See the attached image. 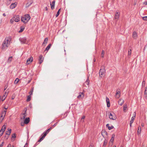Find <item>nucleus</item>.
Masks as SVG:
<instances>
[{
    "instance_id": "f8f14e48",
    "label": "nucleus",
    "mask_w": 147,
    "mask_h": 147,
    "mask_svg": "<svg viewBox=\"0 0 147 147\" xmlns=\"http://www.w3.org/2000/svg\"><path fill=\"white\" fill-rule=\"evenodd\" d=\"M13 20L16 22H18L20 20L19 16H15L13 17Z\"/></svg>"
},
{
    "instance_id": "603ef678",
    "label": "nucleus",
    "mask_w": 147,
    "mask_h": 147,
    "mask_svg": "<svg viewBox=\"0 0 147 147\" xmlns=\"http://www.w3.org/2000/svg\"><path fill=\"white\" fill-rule=\"evenodd\" d=\"M24 124L25 123H21V126H24Z\"/></svg>"
},
{
    "instance_id": "a878e982",
    "label": "nucleus",
    "mask_w": 147,
    "mask_h": 147,
    "mask_svg": "<svg viewBox=\"0 0 147 147\" xmlns=\"http://www.w3.org/2000/svg\"><path fill=\"white\" fill-rule=\"evenodd\" d=\"M8 131H7L6 132V135H10V133L11 132V129H8Z\"/></svg>"
},
{
    "instance_id": "8fccbe9b",
    "label": "nucleus",
    "mask_w": 147,
    "mask_h": 147,
    "mask_svg": "<svg viewBox=\"0 0 147 147\" xmlns=\"http://www.w3.org/2000/svg\"><path fill=\"white\" fill-rule=\"evenodd\" d=\"M115 136V135L114 134H113L112 135V138H114Z\"/></svg>"
},
{
    "instance_id": "0e129e2a",
    "label": "nucleus",
    "mask_w": 147,
    "mask_h": 147,
    "mask_svg": "<svg viewBox=\"0 0 147 147\" xmlns=\"http://www.w3.org/2000/svg\"><path fill=\"white\" fill-rule=\"evenodd\" d=\"M3 119H4L3 118H1V119L0 120V121H2Z\"/></svg>"
},
{
    "instance_id": "f3484780",
    "label": "nucleus",
    "mask_w": 147,
    "mask_h": 147,
    "mask_svg": "<svg viewBox=\"0 0 147 147\" xmlns=\"http://www.w3.org/2000/svg\"><path fill=\"white\" fill-rule=\"evenodd\" d=\"M106 101L107 103V106L108 107L110 106V103L109 99L108 97L106 98Z\"/></svg>"
},
{
    "instance_id": "79ce46f5",
    "label": "nucleus",
    "mask_w": 147,
    "mask_h": 147,
    "mask_svg": "<svg viewBox=\"0 0 147 147\" xmlns=\"http://www.w3.org/2000/svg\"><path fill=\"white\" fill-rule=\"evenodd\" d=\"M127 108V106L126 105H124L123 107V110L124 111L126 110V108Z\"/></svg>"
},
{
    "instance_id": "5fc2aeb1",
    "label": "nucleus",
    "mask_w": 147,
    "mask_h": 147,
    "mask_svg": "<svg viewBox=\"0 0 147 147\" xmlns=\"http://www.w3.org/2000/svg\"><path fill=\"white\" fill-rule=\"evenodd\" d=\"M45 9L46 10V11H47L48 10V8H47V7H45Z\"/></svg>"
},
{
    "instance_id": "412c9836",
    "label": "nucleus",
    "mask_w": 147,
    "mask_h": 147,
    "mask_svg": "<svg viewBox=\"0 0 147 147\" xmlns=\"http://www.w3.org/2000/svg\"><path fill=\"white\" fill-rule=\"evenodd\" d=\"M144 96L146 98L147 97V86L145 88V90L144 92Z\"/></svg>"
},
{
    "instance_id": "f03ea898",
    "label": "nucleus",
    "mask_w": 147,
    "mask_h": 147,
    "mask_svg": "<svg viewBox=\"0 0 147 147\" xmlns=\"http://www.w3.org/2000/svg\"><path fill=\"white\" fill-rule=\"evenodd\" d=\"M30 17L28 14L25 15L23 17H22L21 20L24 23H27L30 20Z\"/></svg>"
},
{
    "instance_id": "de8ad7c7",
    "label": "nucleus",
    "mask_w": 147,
    "mask_h": 147,
    "mask_svg": "<svg viewBox=\"0 0 147 147\" xmlns=\"http://www.w3.org/2000/svg\"><path fill=\"white\" fill-rule=\"evenodd\" d=\"M13 20H13L11 19V20H10V22L12 24V23H13V22H14Z\"/></svg>"
},
{
    "instance_id": "680f3d73",
    "label": "nucleus",
    "mask_w": 147,
    "mask_h": 147,
    "mask_svg": "<svg viewBox=\"0 0 147 147\" xmlns=\"http://www.w3.org/2000/svg\"><path fill=\"white\" fill-rule=\"evenodd\" d=\"M132 123H131L130 122V123H129V125H130V127H131V125H132Z\"/></svg>"
},
{
    "instance_id": "c03bdc74",
    "label": "nucleus",
    "mask_w": 147,
    "mask_h": 147,
    "mask_svg": "<svg viewBox=\"0 0 147 147\" xmlns=\"http://www.w3.org/2000/svg\"><path fill=\"white\" fill-rule=\"evenodd\" d=\"M114 128V127L113 125H111V127H108V129L109 130H111V129L113 128Z\"/></svg>"
},
{
    "instance_id": "4468645a",
    "label": "nucleus",
    "mask_w": 147,
    "mask_h": 147,
    "mask_svg": "<svg viewBox=\"0 0 147 147\" xmlns=\"http://www.w3.org/2000/svg\"><path fill=\"white\" fill-rule=\"evenodd\" d=\"M17 4V3L16 2L12 3L10 5V8L11 9H13L15 7H16Z\"/></svg>"
},
{
    "instance_id": "72a5a7b5",
    "label": "nucleus",
    "mask_w": 147,
    "mask_h": 147,
    "mask_svg": "<svg viewBox=\"0 0 147 147\" xmlns=\"http://www.w3.org/2000/svg\"><path fill=\"white\" fill-rule=\"evenodd\" d=\"M107 140H106V139H105L104 141L103 146H105L107 144Z\"/></svg>"
},
{
    "instance_id": "69168bd1",
    "label": "nucleus",
    "mask_w": 147,
    "mask_h": 147,
    "mask_svg": "<svg viewBox=\"0 0 147 147\" xmlns=\"http://www.w3.org/2000/svg\"><path fill=\"white\" fill-rule=\"evenodd\" d=\"M84 118H85V116H83V117H82V119H84Z\"/></svg>"
},
{
    "instance_id": "5701e85b",
    "label": "nucleus",
    "mask_w": 147,
    "mask_h": 147,
    "mask_svg": "<svg viewBox=\"0 0 147 147\" xmlns=\"http://www.w3.org/2000/svg\"><path fill=\"white\" fill-rule=\"evenodd\" d=\"M119 14L118 12H117L115 15V19H118L119 17Z\"/></svg>"
},
{
    "instance_id": "9d476101",
    "label": "nucleus",
    "mask_w": 147,
    "mask_h": 147,
    "mask_svg": "<svg viewBox=\"0 0 147 147\" xmlns=\"http://www.w3.org/2000/svg\"><path fill=\"white\" fill-rule=\"evenodd\" d=\"M33 60V58L32 57H31L30 58H28L26 61V64H30Z\"/></svg>"
},
{
    "instance_id": "774afa93",
    "label": "nucleus",
    "mask_w": 147,
    "mask_h": 147,
    "mask_svg": "<svg viewBox=\"0 0 147 147\" xmlns=\"http://www.w3.org/2000/svg\"><path fill=\"white\" fill-rule=\"evenodd\" d=\"M89 147H93L92 145H90Z\"/></svg>"
},
{
    "instance_id": "49530a36",
    "label": "nucleus",
    "mask_w": 147,
    "mask_h": 147,
    "mask_svg": "<svg viewBox=\"0 0 147 147\" xmlns=\"http://www.w3.org/2000/svg\"><path fill=\"white\" fill-rule=\"evenodd\" d=\"M3 132L0 131V137H1L2 135L3 134Z\"/></svg>"
},
{
    "instance_id": "bf43d9fd",
    "label": "nucleus",
    "mask_w": 147,
    "mask_h": 147,
    "mask_svg": "<svg viewBox=\"0 0 147 147\" xmlns=\"http://www.w3.org/2000/svg\"><path fill=\"white\" fill-rule=\"evenodd\" d=\"M144 3L145 5H147V1L145 2Z\"/></svg>"
},
{
    "instance_id": "39448f33",
    "label": "nucleus",
    "mask_w": 147,
    "mask_h": 147,
    "mask_svg": "<svg viewBox=\"0 0 147 147\" xmlns=\"http://www.w3.org/2000/svg\"><path fill=\"white\" fill-rule=\"evenodd\" d=\"M109 118L110 119L113 120H115L116 119L117 117L115 114L113 113H110L109 115Z\"/></svg>"
},
{
    "instance_id": "dca6fc26",
    "label": "nucleus",
    "mask_w": 147,
    "mask_h": 147,
    "mask_svg": "<svg viewBox=\"0 0 147 147\" xmlns=\"http://www.w3.org/2000/svg\"><path fill=\"white\" fill-rule=\"evenodd\" d=\"M55 1L54 0L53 1L52 3H51L50 2V5L51 6V8L53 10L54 9L55 6Z\"/></svg>"
},
{
    "instance_id": "473e14b6",
    "label": "nucleus",
    "mask_w": 147,
    "mask_h": 147,
    "mask_svg": "<svg viewBox=\"0 0 147 147\" xmlns=\"http://www.w3.org/2000/svg\"><path fill=\"white\" fill-rule=\"evenodd\" d=\"M16 137V136L15 134H13L12 135V138L11 139L12 140L13 139L14 140V139Z\"/></svg>"
},
{
    "instance_id": "a211bd4d",
    "label": "nucleus",
    "mask_w": 147,
    "mask_h": 147,
    "mask_svg": "<svg viewBox=\"0 0 147 147\" xmlns=\"http://www.w3.org/2000/svg\"><path fill=\"white\" fill-rule=\"evenodd\" d=\"M30 121V118L29 117L26 118L24 120V123L26 124H28Z\"/></svg>"
},
{
    "instance_id": "338daca9",
    "label": "nucleus",
    "mask_w": 147,
    "mask_h": 147,
    "mask_svg": "<svg viewBox=\"0 0 147 147\" xmlns=\"http://www.w3.org/2000/svg\"><path fill=\"white\" fill-rule=\"evenodd\" d=\"M93 61L94 62H95L96 61V59L95 58L94 59Z\"/></svg>"
},
{
    "instance_id": "6ab92c4d",
    "label": "nucleus",
    "mask_w": 147,
    "mask_h": 147,
    "mask_svg": "<svg viewBox=\"0 0 147 147\" xmlns=\"http://www.w3.org/2000/svg\"><path fill=\"white\" fill-rule=\"evenodd\" d=\"M118 104L121 106L124 103L123 100L121 99H120L118 101Z\"/></svg>"
},
{
    "instance_id": "aec40b11",
    "label": "nucleus",
    "mask_w": 147,
    "mask_h": 147,
    "mask_svg": "<svg viewBox=\"0 0 147 147\" xmlns=\"http://www.w3.org/2000/svg\"><path fill=\"white\" fill-rule=\"evenodd\" d=\"M132 36L133 38L134 39H136L137 38V34L136 32L135 31L133 32Z\"/></svg>"
},
{
    "instance_id": "e2e57ef3",
    "label": "nucleus",
    "mask_w": 147,
    "mask_h": 147,
    "mask_svg": "<svg viewBox=\"0 0 147 147\" xmlns=\"http://www.w3.org/2000/svg\"><path fill=\"white\" fill-rule=\"evenodd\" d=\"M11 146V144H9L8 145L7 147H10Z\"/></svg>"
},
{
    "instance_id": "ddd939ff",
    "label": "nucleus",
    "mask_w": 147,
    "mask_h": 147,
    "mask_svg": "<svg viewBox=\"0 0 147 147\" xmlns=\"http://www.w3.org/2000/svg\"><path fill=\"white\" fill-rule=\"evenodd\" d=\"M90 81L88 80V78L87 80L85 82L84 84L83 87H84V86L87 87L86 85H87L88 87L89 86V83Z\"/></svg>"
},
{
    "instance_id": "c756f323",
    "label": "nucleus",
    "mask_w": 147,
    "mask_h": 147,
    "mask_svg": "<svg viewBox=\"0 0 147 147\" xmlns=\"http://www.w3.org/2000/svg\"><path fill=\"white\" fill-rule=\"evenodd\" d=\"M6 127L4 125H3L2 126L1 130L0 131H1V132H4L5 131V129Z\"/></svg>"
},
{
    "instance_id": "20e7f679",
    "label": "nucleus",
    "mask_w": 147,
    "mask_h": 147,
    "mask_svg": "<svg viewBox=\"0 0 147 147\" xmlns=\"http://www.w3.org/2000/svg\"><path fill=\"white\" fill-rule=\"evenodd\" d=\"M105 67L104 66H102L99 71V77L101 78L104 77L105 76Z\"/></svg>"
},
{
    "instance_id": "58836bf2",
    "label": "nucleus",
    "mask_w": 147,
    "mask_h": 147,
    "mask_svg": "<svg viewBox=\"0 0 147 147\" xmlns=\"http://www.w3.org/2000/svg\"><path fill=\"white\" fill-rule=\"evenodd\" d=\"M145 82L144 80H143L142 84V87H144L145 86Z\"/></svg>"
},
{
    "instance_id": "2eb2a0df",
    "label": "nucleus",
    "mask_w": 147,
    "mask_h": 147,
    "mask_svg": "<svg viewBox=\"0 0 147 147\" xmlns=\"http://www.w3.org/2000/svg\"><path fill=\"white\" fill-rule=\"evenodd\" d=\"M6 110H4V111H3L2 113L1 114V116L0 118H3V119H4L5 115L6 114Z\"/></svg>"
},
{
    "instance_id": "4c0bfd02",
    "label": "nucleus",
    "mask_w": 147,
    "mask_h": 147,
    "mask_svg": "<svg viewBox=\"0 0 147 147\" xmlns=\"http://www.w3.org/2000/svg\"><path fill=\"white\" fill-rule=\"evenodd\" d=\"M135 119L134 118V117H132L131 118V120L130 121V122L131 123H132L133 122L134 119Z\"/></svg>"
},
{
    "instance_id": "1a4fd4ad",
    "label": "nucleus",
    "mask_w": 147,
    "mask_h": 147,
    "mask_svg": "<svg viewBox=\"0 0 147 147\" xmlns=\"http://www.w3.org/2000/svg\"><path fill=\"white\" fill-rule=\"evenodd\" d=\"M117 98H119L120 96V91L119 89H117L116 90V93L115 95Z\"/></svg>"
},
{
    "instance_id": "4d7b16f0",
    "label": "nucleus",
    "mask_w": 147,
    "mask_h": 147,
    "mask_svg": "<svg viewBox=\"0 0 147 147\" xmlns=\"http://www.w3.org/2000/svg\"><path fill=\"white\" fill-rule=\"evenodd\" d=\"M144 123H142L141 124V125L142 127H144Z\"/></svg>"
},
{
    "instance_id": "423d86ee",
    "label": "nucleus",
    "mask_w": 147,
    "mask_h": 147,
    "mask_svg": "<svg viewBox=\"0 0 147 147\" xmlns=\"http://www.w3.org/2000/svg\"><path fill=\"white\" fill-rule=\"evenodd\" d=\"M84 90H83V92H80L79 93V95L77 96V98H82L84 97Z\"/></svg>"
},
{
    "instance_id": "bb28decb",
    "label": "nucleus",
    "mask_w": 147,
    "mask_h": 147,
    "mask_svg": "<svg viewBox=\"0 0 147 147\" xmlns=\"http://www.w3.org/2000/svg\"><path fill=\"white\" fill-rule=\"evenodd\" d=\"M24 26H21L20 28V30L19 31V32L20 33L22 32L24 30Z\"/></svg>"
},
{
    "instance_id": "37998d69",
    "label": "nucleus",
    "mask_w": 147,
    "mask_h": 147,
    "mask_svg": "<svg viewBox=\"0 0 147 147\" xmlns=\"http://www.w3.org/2000/svg\"><path fill=\"white\" fill-rule=\"evenodd\" d=\"M131 54V50L130 49L128 51V55H130Z\"/></svg>"
},
{
    "instance_id": "c85d7f7f",
    "label": "nucleus",
    "mask_w": 147,
    "mask_h": 147,
    "mask_svg": "<svg viewBox=\"0 0 147 147\" xmlns=\"http://www.w3.org/2000/svg\"><path fill=\"white\" fill-rule=\"evenodd\" d=\"M31 95L30 94L29 95L27 96V99L26 100L27 102H29L30 100L31 97Z\"/></svg>"
},
{
    "instance_id": "09e8293b",
    "label": "nucleus",
    "mask_w": 147,
    "mask_h": 147,
    "mask_svg": "<svg viewBox=\"0 0 147 147\" xmlns=\"http://www.w3.org/2000/svg\"><path fill=\"white\" fill-rule=\"evenodd\" d=\"M133 117H134V118H135V117L136 115V113L135 112H134L133 114Z\"/></svg>"
},
{
    "instance_id": "a18cd8bd",
    "label": "nucleus",
    "mask_w": 147,
    "mask_h": 147,
    "mask_svg": "<svg viewBox=\"0 0 147 147\" xmlns=\"http://www.w3.org/2000/svg\"><path fill=\"white\" fill-rule=\"evenodd\" d=\"M114 140V138H111L110 140V141L112 143H113V142Z\"/></svg>"
},
{
    "instance_id": "6e6552de",
    "label": "nucleus",
    "mask_w": 147,
    "mask_h": 147,
    "mask_svg": "<svg viewBox=\"0 0 147 147\" xmlns=\"http://www.w3.org/2000/svg\"><path fill=\"white\" fill-rule=\"evenodd\" d=\"M33 2V0H28V2L26 4V7L28 8L31 5Z\"/></svg>"
},
{
    "instance_id": "f704fd0d",
    "label": "nucleus",
    "mask_w": 147,
    "mask_h": 147,
    "mask_svg": "<svg viewBox=\"0 0 147 147\" xmlns=\"http://www.w3.org/2000/svg\"><path fill=\"white\" fill-rule=\"evenodd\" d=\"M61 10V9H60L57 11V13L56 14V15H55V16L56 17H57L60 14V11Z\"/></svg>"
},
{
    "instance_id": "864d4df0",
    "label": "nucleus",
    "mask_w": 147,
    "mask_h": 147,
    "mask_svg": "<svg viewBox=\"0 0 147 147\" xmlns=\"http://www.w3.org/2000/svg\"><path fill=\"white\" fill-rule=\"evenodd\" d=\"M3 144H4V142H2V143L1 144H0V147H1V146H3Z\"/></svg>"
},
{
    "instance_id": "cd10ccee",
    "label": "nucleus",
    "mask_w": 147,
    "mask_h": 147,
    "mask_svg": "<svg viewBox=\"0 0 147 147\" xmlns=\"http://www.w3.org/2000/svg\"><path fill=\"white\" fill-rule=\"evenodd\" d=\"M51 44H49L47 46V47H46L45 49L46 51H48L49 49H50V48L51 47Z\"/></svg>"
},
{
    "instance_id": "f257e3e1",
    "label": "nucleus",
    "mask_w": 147,
    "mask_h": 147,
    "mask_svg": "<svg viewBox=\"0 0 147 147\" xmlns=\"http://www.w3.org/2000/svg\"><path fill=\"white\" fill-rule=\"evenodd\" d=\"M11 37H6L2 45V49H4L7 48L10 45L11 40Z\"/></svg>"
},
{
    "instance_id": "b1692460",
    "label": "nucleus",
    "mask_w": 147,
    "mask_h": 147,
    "mask_svg": "<svg viewBox=\"0 0 147 147\" xmlns=\"http://www.w3.org/2000/svg\"><path fill=\"white\" fill-rule=\"evenodd\" d=\"M141 127L140 126H139L138 127V134H140L141 133Z\"/></svg>"
},
{
    "instance_id": "0eeeda50",
    "label": "nucleus",
    "mask_w": 147,
    "mask_h": 147,
    "mask_svg": "<svg viewBox=\"0 0 147 147\" xmlns=\"http://www.w3.org/2000/svg\"><path fill=\"white\" fill-rule=\"evenodd\" d=\"M19 40L23 44H27L26 39L25 37L20 38H19Z\"/></svg>"
},
{
    "instance_id": "6e6d98bb",
    "label": "nucleus",
    "mask_w": 147,
    "mask_h": 147,
    "mask_svg": "<svg viewBox=\"0 0 147 147\" xmlns=\"http://www.w3.org/2000/svg\"><path fill=\"white\" fill-rule=\"evenodd\" d=\"M109 124H107V125H106V126L107 127H110L109 126Z\"/></svg>"
},
{
    "instance_id": "3c124183",
    "label": "nucleus",
    "mask_w": 147,
    "mask_h": 147,
    "mask_svg": "<svg viewBox=\"0 0 147 147\" xmlns=\"http://www.w3.org/2000/svg\"><path fill=\"white\" fill-rule=\"evenodd\" d=\"M57 122L54 125H53V126L54 127H55L57 125Z\"/></svg>"
},
{
    "instance_id": "7ed1b4c3",
    "label": "nucleus",
    "mask_w": 147,
    "mask_h": 147,
    "mask_svg": "<svg viewBox=\"0 0 147 147\" xmlns=\"http://www.w3.org/2000/svg\"><path fill=\"white\" fill-rule=\"evenodd\" d=\"M52 129V127H50L49 129L46 130L45 132H44L43 134H42V136L40 138V139L38 141V142H40L42 140H43L45 137L47 135L49 132Z\"/></svg>"
},
{
    "instance_id": "9b49d317",
    "label": "nucleus",
    "mask_w": 147,
    "mask_h": 147,
    "mask_svg": "<svg viewBox=\"0 0 147 147\" xmlns=\"http://www.w3.org/2000/svg\"><path fill=\"white\" fill-rule=\"evenodd\" d=\"M39 64H41L43 61L44 58L42 55H40L39 57Z\"/></svg>"
},
{
    "instance_id": "e433bc0d",
    "label": "nucleus",
    "mask_w": 147,
    "mask_h": 147,
    "mask_svg": "<svg viewBox=\"0 0 147 147\" xmlns=\"http://www.w3.org/2000/svg\"><path fill=\"white\" fill-rule=\"evenodd\" d=\"M12 57H9L8 60V62H10L12 61Z\"/></svg>"
},
{
    "instance_id": "2f4dec72",
    "label": "nucleus",
    "mask_w": 147,
    "mask_h": 147,
    "mask_svg": "<svg viewBox=\"0 0 147 147\" xmlns=\"http://www.w3.org/2000/svg\"><path fill=\"white\" fill-rule=\"evenodd\" d=\"M26 111H27V109H26V110H25V113L23 114V117H22V118H21V119L22 118L23 119H24L26 117V115L25 114H26Z\"/></svg>"
},
{
    "instance_id": "13d9d810",
    "label": "nucleus",
    "mask_w": 147,
    "mask_h": 147,
    "mask_svg": "<svg viewBox=\"0 0 147 147\" xmlns=\"http://www.w3.org/2000/svg\"><path fill=\"white\" fill-rule=\"evenodd\" d=\"M7 88V86H5L4 87V90H5Z\"/></svg>"
},
{
    "instance_id": "052dcab7",
    "label": "nucleus",
    "mask_w": 147,
    "mask_h": 147,
    "mask_svg": "<svg viewBox=\"0 0 147 147\" xmlns=\"http://www.w3.org/2000/svg\"><path fill=\"white\" fill-rule=\"evenodd\" d=\"M3 15L4 16H6V15H5V13H3Z\"/></svg>"
},
{
    "instance_id": "4be33fe9",
    "label": "nucleus",
    "mask_w": 147,
    "mask_h": 147,
    "mask_svg": "<svg viewBox=\"0 0 147 147\" xmlns=\"http://www.w3.org/2000/svg\"><path fill=\"white\" fill-rule=\"evenodd\" d=\"M7 93L6 92H5L4 94V95H3V96H2V101H4L5 98V96H7Z\"/></svg>"
},
{
    "instance_id": "a19ab883",
    "label": "nucleus",
    "mask_w": 147,
    "mask_h": 147,
    "mask_svg": "<svg viewBox=\"0 0 147 147\" xmlns=\"http://www.w3.org/2000/svg\"><path fill=\"white\" fill-rule=\"evenodd\" d=\"M142 19L144 20H147V16L142 17Z\"/></svg>"
},
{
    "instance_id": "ea45409f",
    "label": "nucleus",
    "mask_w": 147,
    "mask_h": 147,
    "mask_svg": "<svg viewBox=\"0 0 147 147\" xmlns=\"http://www.w3.org/2000/svg\"><path fill=\"white\" fill-rule=\"evenodd\" d=\"M33 89L34 88H33L32 89V90L29 92V94L30 95H32V94L33 92Z\"/></svg>"
},
{
    "instance_id": "393cba45",
    "label": "nucleus",
    "mask_w": 147,
    "mask_h": 147,
    "mask_svg": "<svg viewBox=\"0 0 147 147\" xmlns=\"http://www.w3.org/2000/svg\"><path fill=\"white\" fill-rule=\"evenodd\" d=\"M48 40V38H46L45 39L43 43V45L44 44H46L47 43Z\"/></svg>"
},
{
    "instance_id": "7c9ffc66",
    "label": "nucleus",
    "mask_w": 147,
    "mask_h": 147,
    "mask_svg": "<svg viewBox=\"0 0 147 147\" xmlns=\"http://www.w3.org/2000/svg\"><path fill=\"white\" fill-rule=\"evenodd\" d=\"M105 55V51L104 50H102V51L101 54V57H103Z\"/></svg>"
},
{
    "instance_id": "c9c22d12",
    "label": "nucleus",
    "mask_w": 147,
    "mask_h": 147,
    "mask_svg": "<svg viewBox=\"0 0 147 147\" xmlns=\"http://www.w3.org/2000/svg\"><path fill=\"white\" fill-rule=\"evenodd\" d=\"M19 81V79L18 78H16L14 81V83L15 84H17Z\"/></svg>"
}]
</instances>
